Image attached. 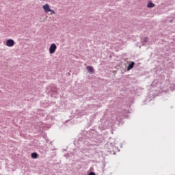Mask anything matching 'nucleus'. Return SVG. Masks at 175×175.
I'll return each mask as SVG.
<instances>
[{"label":"nucleus","mask_w":175,"mask_h":175,"mask_svg":"<svg viewBox=\"0 0 175 175\" xmlns=\"http://www.w3.org/2000/svg\"><path fill=\"white\" fill-rule=\"evenodd\" d=\"M124 113H129V111L124 110L122 112H118L116 113V121L121 122L122 118H125L126 116L124 115Z\"/></svg>","instance_id":"f257e3e1"},{"label":"nucleus","mask_w":175,"mask_h":175,"mask_svg":"<svg viewBox=\"0 0 175 175\" xmlns=\"http://www.w3.org/2000/svg\"><path fill=\"white\" fill-rule=\"evenodd\" d=\"M88 175H96V174H95V172H91L89 173Z\"/></svg>","instance_id":"9b49d317"},{"label":"nucleus","mask_w":175,"mask_h":175,"mask_svg":"<svg viewBox=\"0 0 175 175\" xmlns=\"http://www.w3.org/2000/svg\"><path fill=\"white\" fill-rule=\"evenodd\" d=\"M14 44H15V42H14V40L13 39L7 40L5 45L8 47H13V46H14Z\"/></svg>","instance_id":"7ed1b4c3"},{"label":"nucleus","mask_w":175,"mask_h":175,"mask_svg":"<svg viewBox=\"0 0 175 175\" xmlns=\"http://www.w3.org/2000/svg\"><path fill=\"white\" fill-rule=\"evenodd\" d=\"M49 12H51V14H55V11H54L53 10H50Z\"/></svg>","instance_id":"9d476101"},{"label":"nucleus","mask_w":175,"mask_h":175,"mask_svg":"<svg viewBox=\"0 0 175 175\" xmlns=\"http://www.w3.org/2000/svg\"><path fill=\"white\" fill-rule=\"evenodd\" d=\"M31 157L32 159H36L38 158V153L33 152V153H31Z\"/></svg>","instance_id":"0eeeda50"},{"label":"nucleus","mask_w":175,"mask_h":175,"mask_svg":"<svg viewBox=\"0 0 175 175\" xmlns=\"http://www.w3.org/2000/svg\"><path fill=\"white\" fill-rule=\"evenodd\" d=\"M57 50V45L54 43L51 44L49 47V53L54 54Z\"/></svg>","instance_id":"f03ea898"},{"label":"nucleus","mask_w":175,"mask_h":175,"mask_svg":"<svg viewBox=\"0 0 175 175\" xmlns=\"http://www.w3.org/2000/svg\"><path fill=\"white\" fill-rule=\"evenodd\" d=\"M133 66H135V63L133 62H131V64H129L127 67V70H131V69L133 68Z\"/></svg>","instance_id":"423d86ee"},{"label":"nucleus","mask_w":175,"mask_h":175,"mask_svg":"<svg viewBox=\"0 0 175 175\" xmlns=\"http://www.w3.org/2000/svg\"><path fill=\"white\" fill-rule=\"evenodd\" d=\"M86 69L88 70V72H89L90 73H94L95 70H94V67L91 66H88L86 67Z\"/></svg>","instance_id":"39448f33"},{"label":"nucleus","mask_w":175,"mask_h":175,"mask_svg":"<svg viewBox=\"0 0 175 175\" xmlns=\"http://www.w3.org/2000/svg\"><path fill=\"white\" fill-rule=\"evenodd\" d=\"M148 42V37H145L143 39L142 44L144 45L147 44V42Z\"/></svg>","instance_id":"6e6552de"},{"label":"nucleus","mask_w":175,"mask_h":175,"mask_svg":"<svg viewBox=\"0 0 175 175\" xmlns=\"http://www.w3.org/2000/svg\"><path fill=\"white\" fill-rule=\"evenodd\" d=\"M45 13H49V12H50L51 8H50V5L49 4H45L42 6Z\"/></svg>","instance_id":"20e7f679"},{"label":"nucleus","mask_w":175,"mask_h":175,"mask_svg":"<svg viewBox=\"0 0 175 175\" xmlns=\"http://www.w3.org/2000/svg\"><path fill=\"white\" fill-rule=\"evenodd\" d=\"M173 49V50H175V46L172 48Z\"/></svg>","instance_id":"f8f14e48"},{"label":"nucleus","mask_w":175,"mask_h":175,"mask_svg":"<svg viewBox=\"0 0 175 175\" xmlns=\"http://www.w3.org/2000/svg\"><path fill=\"white\" fill-rule=\"evenodd\" d=\"M147 6L148 8H154L155 5L152 2L150 1L148 3Z\"/></svg>","instance_id":"1a4fd4ad"}]
</instances>
